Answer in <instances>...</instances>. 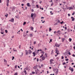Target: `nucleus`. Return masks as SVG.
Here are the masks:
<instances>
[{"mask_svg": "<svg viewBox=\"0 0 75 75\" xmlns=\"http://www.w3.org/2000/svg\"><path fill=\"white\" fill-rule=\"evenodd\" d=\"M56 72H55L54 74L55 75H58V72L59 71H58V69H56L55 70Z\"/></svg>", "mask_w": 75, "mask_h": 75, "instance_id": "nucleus-1", "label": "nucleus"}, {"mask_svg": "<svg viewBox=\"0 0 75 75\" xmlns=\"http://www.w3.org/2000/svg\"><path fill=\"white\" fill-rule=\"evenodd\" d=\"M69 70H70L72 72H73L74 71V69L71 67H69Z\"/></svg>", "mask_w": 75, "mask_h": 75, "instance_id": "nucleus-2", "label": "nucleus"}, {"mask_svg": "<svg viewBox=\"0 0 75 75\" xmlns=\"http://www.w3.org/2000/svg\"><path fill=\"white\" fill-rule=\"evenodd\" d=\"M55 47H59V46H60L59 45L57 44V43H55Z\"/></svg>", "mask_w": 75, "mask_h": 75, "instance_id": "nucleus-3", "label": "nucleus"}, {"mask_svg": "<svg viewBox=\"0 0 75 75\" xmlns=\"http://www.w3.org/2000/svg\"><path fill=\"white\" fill-rule=\"evenodd\" d=\"M57 33V34H59V35H61V31H60L59 30L58 31Z\"/></svg>", "mask_w": 75, "mask_h": 75, "instance_id": "nucleus-4", "label": "nucleus"}, {"mask_svg": "<svg viewBox=\"0 0 75 75\" xmlns=\"http://www.w3.org/2000/svg\"><path fill=\"white\" fill-rule=\"evenodd\" d=\"M54 60L52 59H51L50 60V64H54V63L52 62Z\"/></svg>", "mask_w": 75, "mask_h": 75, "instance_id": "nucleus-5", "label": "nucleus"}, {"mask_svg": "<svg viewBox=\"0 0 75 75\" xmlns=\"http://www.w3.org/2000/svg\"><path fill=\"white\" fill-rule=\"evenodd\" d=\"M14 18H12L11 19V20H9V21H11V22H14Z\"/></svg>", "mask_w": 75, "mask_h": 75, "instance_id": "nucleus-6", "label": "nucleus"}, {"mask_svg": "<svg viewBox=\"0 0 75 75\" xmlns=\"http://www.w3.org/2000/svg\"><path fill=\"white\" fill-rule=\"evenodd\" d=\"M35 71L36 72L35 74H37V73H38V72L39 71V70H38V69H37V70H35Z\"/></svg>", "mask_w": 75, "mask_h": 75, "instance_id": "nucleus-7", "label": "nucleus"}, {"mask_svg": "<svg viewBox=\"0 0 75 75\" xmlns=\"http://www.w3.org/2000/svg\"><path fill=\"white\" fill-rule=\"evenodd\" d=\"M1 34H4V31L2 29H1Z\"/></svg>", "mask_w": 75, "mask_h": 75, "instance_id": "nucleus-8", "label": "nucleus"}, {"mask_svg": "<svg viewBox=\"0 0 75 75\" xmlns=\"http://www.w3.org/2000/svg\"><path fill=\"white\" fill-rule=\"evenodd\" d=\"M25 55H28V51H27V50H25Z\"/></svg>", "mask_w": 75, "mask_h": 75, "instance_id": "nucleus-9", "label": "nucleus"}, {"mask_svg": "<svg viewBox=\"0 0 75 75\" xmlns=\"http://www.w3.org/2000/svg\"><path fill=\"white\" fill-rule=\"evenodd\" d=\"M28 51L29 54H30V55L31 54V53L32 52V51L30 50H29Z\"/></svg>", "mask_w": 75, "mask_h": 75, "instance_id": "nucleus-10", "label": "nucleus"}, {"mask_svg": "<svg viewBox=\"0 0 75 75\" xmlns=\"http://www.w3.org/2000/svg\"><path fill=\"white\" fill-rule=\"evenodd\" d=\"M62 42H64V41L65 40V38H61Z\"/></svg>", "mask_w": 75, "mask_h": 75, "instance_id": "nucleus-11", "label": "nucleus"}, {"mask_svg": "<svg viewBox=\"0 0 75 75\" xmlns=\"http://www.w3.org/2000/svg\"><path fill=\"white\" fill-rule=\"evenodd\" d=\"M45 58H46V57H44L43 56V57H42V60H45Z\"/></svg>", "mask_w": 75, "mask_h": 75, "instance_id": "nucleus-12", "label": "nucleus"}, {"mask_svg": "<svg viewBox=\"0 0 75 75\" xmlns=\"http://www.w3.org/2000/svg\"><path fill=\"white\" fill-rule=\"evenodd\" d=\"M69 10H73L74 9L72 7H69Z\"/></svg>", "mask_w": 75, "mask_h": 75, "instance_id": "nucleus-13", "label": "nucleus"}, {"mask_svg": "<svg viewBox=\"0 0 75 75\" xmlns=\"http://www.w3.org/2000/svg\"><path fill=\"white\" fill-rule=\"evenodd\" d=\"M71 18H72L71 21H74L75 20V18H73L72 16Z\"/></svg>", "mask_w": 75, "mask_h": 75, "instance_id": "nucleus-14", "label": "nucleus"}, {"mask_svg": "<svg viewBox=\"0 0 75 75\" xmlns=\"http://www.w3.org/2000/svg\"><path fill=\"white\" fill-rule=\"evenodd\" d=\"M37 65H36V66H35L34 67H33V69H37Z\"/></svg>", "mask_w": 75, "mask_h": 75, "instance_id": "nucleus-15", "label": "nucleus"}, {"mask_svg": "<svg viewBox=\"0 0 75 75\" xmlns=\"http://www.w3.org/2000/svg\"><path fill=\"white\" fill-rule=\"evenodd\" d=\"M54 50H52V52L51 53V55H52L54 54Z\"/></svg>", "mask_w": 75, "mask_h": 75, "instance_id": "nucleus-16", "label": "nucleus"}, {"mask_svg": "<svg viewBox=\"0 0 75 75\" xmlns=\"http://www.w3.org/2000/svg\"><path fill=\"white\" fill-rule=\"evenodd\" d=\"M58 52H59V51L57 49H56L55 53H58Z\"/></svg>", "mask_w": 75, "mask_h": 75, "instance_id": "nucleus-17", "label": "nucleus"}, {"mask_svg": "<svg viewBox=\"0 0 75 75\" xmlns=\"http://www.w3.org/2000/svg\"><path fill=\"white\" fill-rule=\"evenodd\" d=\"M24 73H25V75H27V72H26V70H24Z\"/></svg>", "mask_w": 75, "mask_h": 75, "instance_id": "nucleus-18", "label": "nucleus"}, {"mask_svg": "<svg viewBox=\"0 0 75 75\" xmlns=\"http://www.w3.org/2000/svg\"><path fill=\"white\" fill-rule=\"evenodd\" d=\"M33 17H34V14L32 13L31 14V17L33 18Z\"/></svg>", "mask_w": 75, "mask_h": 75, "instance_id": "nucleus-19", "label": "nucleus"}, {"mask_svg": "<svg viewBox=\"0 0 75 75\" xmlns=\"http://www.w3.org/2000/svg\"><path fill=\"white\" fill-rule=\"evenodd\" d=\"M63 8V10H64V11H65V10H67V8Z\"/></svg>", "mask_w": 75, "mask_h": 75, "instance_id": "nucleus-20", "label": "nucleus"}, {"mask_svg": "<svg viewBox=\"0 0 75 75\" xmlns=\"http://www.w3.org/2000/svg\"><path fill=\"white\" fill-rule=\"evenodd\" d=\"M30 28H31V30L32 31V30H34V28L33 27H30Z\"/></svg>", "mask_w": 75, "mask_h": 75, "instance_id": "nucleus-21", "label": "nucleus"}, {"mask_svg": "<svg viewBox=\"0 0 75 75\" xmlns=\"http://www.w3.org/2000/svg\"><path fill=\"white\" fill-rule=\"evenodd\" d=\"M27 6L28 7H30V3H28L27 4Z\"/></svg>", "mask_w": 75, "mask_h": 75, "instance_id": "nucleus-22", "label": "nucleus"}, {"mask_svg": "<svg viewBox=\"0 0 75 75\" xmlns=\"http://www.w3.org/2000/svg\"><path fill=\"white\" fill-rule=\"evenodd\" d=\"M33 54L34 55V57H35V52H33Z\"/></svg>", "mask_w": 75, "mask_h": 75, "instance_id": "nucleus-23", "label": "nucleus"}, {"mask_svg": "<svg viewBox=\"0 0 75 75\" xmlns=\"http://www.w3.org/2000/svg\"><path fill=\"white\" fill-rule=\"evenodd\" d=\"M29 35L30 37H33V34H31Z\"/></svg>", "mask_w": 75, "mask_h": 75, "instance_id": "nucleus-24", "label": "nucleus"}, {"mask_svg": "<svg viewBox=\"0 0 75 75\" xmlns=\"http://www.w3.org/2000/svg\"><path fill=\"white\" fill-rule=\"evenodd\" d=\"M69 41L70 42H71V41H72V39H71V38H69Z\"/></svg>", "mask_w": 75, "mask_h": 75, "instance_id": "nucleus-25", "label": "nucleus"}, {"mask_svg": "<svg viewBox=\"0 0 75 75\" xmlns=\"http://www.w3.org/2000/svg\"><path fill=\"white\" fill-rule=\"evenodd\" d=\"M13 50L14 51V52H16V51H17V50H14V48H13Z\"/></svg>", "mask_w": 75, "mask_h": 75, "instance_id": "nucleus-26", "label": "nucleus"}, {"mask_svg": "<svg viewBox=\"0 0 75 75\" xmlns=\"http://www.w3.org/2000/svg\"><path fill=\"white\" fill-rule=\"evenodd\" d=\"M26 24V22H23V25H25V24Z\"/></svg>", "mask_w": 75, "mask_h": 75, "instance_id": "nucleus-27", "label": "nucleus"}, {"mask_svg": "<svg viewBox=\"0 0 75 75\" xmlns=\"http://www.w3.org/2000/svg\"><path fill=\"white\" fill-rule=\"evenodd\" d=\"M45 56H46V58H47V53H45Z\"/></svg>", "mask_w": 75, "mask_h": 75, "instance_id": "nucleus-28", "label": "nucleus"}, {"mask_svg": "<svg viewBox=\"0 0 75 75\" xmlns=\"http://www.w3.org/2000/svg\"><path fill=\"white\" fill-rule=\"evenodd\" d=\"M4 62H6V63L7 62V60H5V59H4Z\"/></svg>", "mask_w": 75, "mask_h": 75, "instance_id": "nucleus-29", "label": "nucleus"}, {"mask_svg": "<svg viewBox=\"0 0 75 75\" xmlns=\"http://www.w3.org/2000/svg\"><path fill=\"white\" fill-rule=\"evenodd\" d=\"M36 6L37 7V8H39V7L38 6V5H36Z\"/></svg>", "mask_w": 75, "mask_h": 75, "instance_id": "nucleus-30", "label": "nucleus"}, {"mask_svg": "<svg viewBox=\"0 0 75 75\" xmlns=\"http://www.w3.org/2000/svg\"><path fill=\"white\" fill-rule=\"evenodd\" d=\"M6 2L7 3H9V0H7Z\"/></svg>", "mask_w": 75, "mask_h": 75, "instance_id": "nucleus-31", "label": "nucleus"}, {"mask_svg": "<svg viewBox=\"0 0 75 75\" xmlns=\"http://www.w3.org/2000/svg\"><path fill=\"white\" fill-rule=\"evenodd\" d=\"M41 53H42V54H44L45 53V52H44V51H42L41 52Z\"/></svg>", "mask_w": 75, "mask_h": 75, "instance_id": "nucleus-32", "label": "nucleus"}, {"mask_svg": "<svg viewBox=\"0 0 75 75\" xmlns=\"http://www.w3.org/2000/svg\"><path fill=\"white\" fill-rule=\"evenodd\" d=\"M65 60L66 61H69V59H66Z\"/></svg>", "mask_w": 75, "mask_h": 75, "instance_id": "nucleus-33", "label": "nucleus"}, {"mask_svg": "<svg viewBox=\"0 0 75 75\" xmlns=\"http://www.w3.org/2000/svg\"><path fill=\"white\" fill-rule=\"evenodd\" d=\"M5 32L6 33H8V31L7 30H5Z\"/></svg>", "mask_w": 75, "mask_h": 75, "instance_id": "nucleus-34", "label": "nucleus"}, {"mask_svg": "<svg viewBox=\"0 0 75 75\" xmlns=\"http://www.w3.org/2000/svg\"><path fill=\"white\" fill-rule=\"evenodd\" d=\"M14 75H18V74H17V73L16 72L14 74Z\"/></svg>", "mask_w": 75, "mask_h": 75, "instance_id": "nucleus-35", "label": "nucleus"}, {"mask_svg": "<svg viewBox=\"0 0 75 75\" xmlns=\"http://www.w3.org/2000/svg\"><path fill=\"white\" fill-rule=\"evenodd\" d=\"M14 59V56H13L12 57V60H13Z\"/></svg>", "mask_w": 75, "mask_h": 75, "instance_id": "nucleus-36", "label": "nucleus"}, {"mask_svg": "<svg viewBox=\"0 0 75 75\" xmlns=\"http://www.w3.org/2000/svg\"><path fill=\"white\" fill-rule=\"evenodd\" d=\"M52 30V29L51 28H50L49 30V31H51Z\"/></svg>", "mask_w": 75, "mask_h": 75, "instance_id": "nucleus-37", "label": "nucleus"}, {"mask_svg": "<svg viewBox=\"0 0 75 75\" xmlns=\"http://www.w3.org/2000/svg\"><path fill=\"white\" fill-rule=\"evenodd\" d=\"M52 13V11H50V14H51V15H53V13Z\"/></svg>", "mask_w": 75, "mask_h": 75, "instance_id": "nucleus-38", "label": "nucleus"}, {"mask_svg": "<svg viewBox=\"0 0 75 75\" xmlns=\"http://www.w3.org/2000/svg\"><path fill=\"white\" fill-rule=\"evenodd\" d=\"M25 69H26V70H28V68H25L24 70H25Z\"/></svg>", "mask_w": 75, "mask_h": 75, "instance_id": "nucleus-39", "label": "nucleus"}, {"mask_svg": "<svg viewBox=\"0 0 75 75\" xmlns=\"http://www.w3.org/2000/svg\"><path fill=\"white\" fill-rule=\"evenodd\" d=\"M65 64H66V63L65 62H64V63H62V65H65Z\"/></svg>", "mask_w": 75, "mask_h": 75, "instance_id": "nucleus-40", "label": "nucleus"}, {"mask_svg": "<svg viewBox=\"0 0 75 75\" xmlns=\"http://www.w3.org/2000/svg\"><path fill=\"white\" fill-rule=\"evenodd\" d=\"M61 24H62V23H64V21H62V22H60Z\"/></svg>", "mask_w": 75, "mask_h": 75, "instance_id": "nucleus-41", "label": "nucleus"}, {"mask_svg": "<svg viewBox=\"0 0 75 75\" xmlns=\"http://www.w3.org/2000/svg\"><path fill=\"white\" fill-rule=\"evenodd\" d=\"M65 6H66V8H67L66 9H68V6H67V5H65Z\"/></svg>", "mask_w": 75, "mask_h": 75, "instance_id": "nucleus-42", "label": "nucleus"}, {"mask_svg": "<svg viewBox=\"0 0 75 75\" xmlns=\"http://www.w3.org/2000/svg\"><path fill=\"white\" fill-rule=\"evenodd\" d=\"M57 23H60V21H59V20H58L57 21Z\"/></svg>", "mask_w": 75, "mask_h": 75, "instance_id": "nucleus-43", "label": "nucleus"}, {"mask_svg": "<svg viewBox=\"0 0 75 75\" xmlns=\"http://www.w3.org/2000/svg\"><path fill=\"white\" fill-rule=\"evenodd\" d=\"M37 62H38V61H39V59L38 58L37 59Z\"/></svg>", "mask_w": 75, "mask_h": 75, "instance_id": "nucleus-44", "label": "nucleus"}, {"mask_svg": "<svg viewBox=\"0 0 75 75\" xmlns=\"http://www.w3.org/2000/svg\"><path fill=\"white\" fill-rule=\"evenodd\" d=\"M43 56V54H42L41 56L40 57V58H41Z\"/></svg>", "mask_w": 75, "mask_h": 75, "instance_id": "nucleus-45", "label": "nucleus"}, {"mask_svg": "<svg viewBox=\"0 0 75 75\" xmlns=\"http://www.w3.org/2000/svg\"><path fill=\"white\" fill-rule=\"evenodd\" d=\"M21 45H20L19 46V48H20V49L21 48Z\"/></svg>", "mask_w": 75, "mask_h": 75, "instance_id": "nucleus-46", "label": "nucleus"}, {"mask_svg": "<svg viewBox=\"0 0 75 75\" xmlns=\"http://www.w3.org/2000/svg\"><path fill=\"white\" fill-rule=\"evenodd\" d=\"M68 54H69V55H71V53L70 52H69Z\"/></svg>", "mask_w": 75, "mask_h": 75, "instance_id": "nucleus-47", "label": "nucleus"}, {"mask_svg": "<svg viewBox=\"0 0 75 75\" xmlns=\"http://www.w3.org/2000/svg\"><path fill=\"white\" fill-rule=\"evenodd\" d=\"M32 74H35V72L33 71V72H32Z\"/></svg>", "mask_w": 75, "mask_h": 75, "instance_id": "nucleus-48", "label": "nucleus"}, {"mask_svg": "<svg viewBox=\"0 0 75 75\" xmlns=\"http://www.w3.org/2000/svg\"><path fill=\"white\" fill-rule=\"evenodd\" d=\"M65 30H67V27H64Z\"/></svg>", "mask_w": 75, "mask_h": 75, "instance_id": "nucleus-49", "label": "nucleus"}, {"mask_svg": "<svg viewBox=\"0 0 75 75\" xmlns=\"http://www.w3.org/2000/svg\"><path fill=\"white\" fill-rule=\"evenodd\" d=\"M62 59H64V57H63V56H62Z\"/></svg>", "mask_w": 75, "mask_h": 75, "instance_id": "nucleus-50", "label": "nucleus"}, {"mask_svg": "<svg viewBox=\"0 0 75 75\" xmlns=\"http://www.w3.org/2000/svg\"><path fill=\"white\" fill-rule=\"evenodd\" d=\"M32 19L33 21H34V18L33 17H32Z\"/></svg>", "mask_w": 75, "mask_h": 75, "instance_id": "nucleus-51", "label": "nucleus"}, {"mask_svg": "<svg viewBox=\"0 0 75 75\" xmlns=\"http://www.w3.org/2000/svg\"><path fill=\"white\" fill-rule=\"evenodd\" d=\"M36 44V41H35L34 42V44Z\"/></svg>", "mask_w": 75, "mask_h": 75, "instance_id": "nucleus-52", "label": "nucleus"}, {"mask_svg": "<svg viewBox=\"0 0 75 75\" xmlns=\"http://www.w3.org/2000/svg\"><path fill=\"white\" fill-rule=\"evenodd\" d=\"M75 14V12H74L72 14V15H74Z\"/></svg>", "mask_w": 75, "mask_h": 75, "instance_id": "nucleus-53", "label": "nucleus"}, {"mask_svg": "<svg viewBox=\"0 0 75 75\" xmlns=\"http://www.w3.org/2000/svg\"><path fill=\"white\" fill-rule=\"evenodd\" d=\"M72 56L73 57H75V54H73L72 55Z\"/></svg>", "mask_w": 75, "mask_h": 75, "instance_id": "nucleus-54", "label": "nucleus"}, {"mask_svg": "<svg viewBox=\"0 0 75 75\" xmlns=\"http://www.w3.org/2000/svg\"><path fill=\"white\" fill-rule=\"evenodd\" d=\"M33 16L34 17H35L36 16V15H35V14H34Z\"/></svg>", "mask_w": 75, "mask_h": 75, "instance_id": "nucleus-55", "label": "nucleus"}, {"mask_svg": "<svg viewBox=\"0 0 75 75\" xmlns=\"http://www.w3.org/2000/svg\"><path fill=\"white\" fill-rule=\"evenodd\" d=\"M54 34H55L56 33H57V32L54 31Z\"/></svg>", "mask_w": 75, "mask_h": 75, "instance_id": "nucleus-56", "label": "nucleus"}, {"mask_svg": "<svg viewBox=\"0 0 75 75\" xmlns=\"http://www.w3.org/2000/svg\"><path fill=\"white\" fill-rule=\"evenodd\" d=\"M6 6H8V3H7L6 4Z\"/></svg>", "mask_w": 75, "mask_h": 75, "instance_id": "nucleus-57", "label": "nucleus"}, {"mask_svg": "<svg viewBox=\"0 0 75 75\" xmlns=\"http://www.w3.org/2000/svg\"><path fill=\"white\" fill-rule=\"evenodd\" d=\"M17 66H15V68H17Z\"/></svg>", "mask_w": 75, "mask_h": 75, "instance_id": "nucleus-58", "label": "nucleus"}, {"mask_svg": "<svg viewBox=\"0 0 75 75\" xmlns=\"http://www.w3.org/2000/svg\"><path fill=\"white\" fill-rule=\"evenodd\" d=\"M31 10L33 12H34V10L33 9H32Z\"/></svg>", "mask_w": 75, "mask_h": 75, "instance_id": "nucleus-59", "label": "nucleus"}, {"mask_svg": "<svg viewBox=\"0 0 75 75\" xmlns=\"http://www.w3.org/2000/svg\"><path fill=\"white\" fill-rule=\"evenodd\" d=\"M21 6H24V4H22Z\"/></svg>", "mask_w": 75, "mask_h": 75, "instance_id": "nucleus-60", "label": "nucleus"}, {"mask_svg": "<svg viewBox=\"0 0 75 75\" xmlns=\"http://www.w3.org/2000/svg\"><path fill=\"white\" fill-rule=\"evenodd\" d=\"M63 3H64V4H65V3H66V2H63Z\"/></svg>", "mask_w": 75, "mask_h": 75, "instance_id": "nucleus-61", "label": "nucleus"}, {"mask_svg": "<svg viewBox=\"0 0 75 75\" xmlns=\"http://www.w3.org/2000/svg\"><path fill=\"white\" fill-rule=\"evenodd\" d=\"M68 16L69 17L70 16V14H68Z\"/></svg>", "mask_w": 75, "mask_h": 75, "instance_id": "nucleus-62", "label": "nucleus"}, {"mask_svg": "<svg viewBox=\"0 0 75 75\" xmlns=\"http://www.w3.org/2000/svg\"><path fill=\"white\" fill-rule=\"evenodd\" d=\"M73 48H74V49L75 50V46H74Z\"/></svg>", "mask_w": 75, "mask_h": 75, "instance_id": "nucleus-63", "label": "nucleus"}, {"mask_svg": "<svg viewBox=\"0 0 75 75\" xmlns=\"http://www.w3.org/2000/svg\"><path fill=\"white\" fill-rule=\"evenodd\" d=\"M74 29L75 30V25L74 26Z\"/></svg>", "mask_w": 75, "mask_h": 75, "instance_id": "nucleus-64", "label": "nucleus"}]
</instances>
